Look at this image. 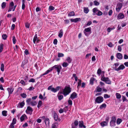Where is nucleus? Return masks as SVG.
Masks as SVG:
<instances>
[{"mask_svg": "<svg viewBox=\"0 0 128 128\" xmlns=\"http://www.w3.org/2000/svg\"><path fill=\"white\" fill-rule=\"evenodd\" d=\"M71 88L70 86H66L62 90V93L65 96L67 95L68 94L71 92Z\"/></svg>", "mask_w": 128, "mask_h": 128, "instance_id": "1", "label": "nucleus"}, {"mask_svg": "<svg viewBox=\"0 0 128 128\" xmlns=\"http://www.w3.org/2000/svg\"><path fill=\"white\" fill-rule=\"evenodd\" d=\"M102 73L103 75H102V77L101 78V80L102 81L105 82L106 83L108 84H111V82L108 78L107 77H105L104 76V72L102 71Z\"/></svg>", "mask_w": 128, "mask_h": 128, "instance_id": "2", "label": "nucleus"}, {"mask_svg": "<svg viewBox=\"0 0 128 128\" xmlns=\"http://www.w3.org/2000/svg\"><path fill=\"white\" fill-rule=\"evenodd\" d=\"M84 35L87 36H88L92 33V28L90 27L84 29L83 31Z\"/></svg>", "mask_w": 128, "mask_h": 128, "instance_id": "3", "label": "nucleus"}, {"mask_svg": "<svg viewBox=\"0 0 128 128\" xmlns=\"http://www.w3.org/2000/svg\"><path fill=\"white\" fill-rule=\"evenodd\" d=\"M52 68H53V70L54 69H55L56 70L57 72L58 75H59L60 74L62 69L61 66L58 65H55L52 67Z\"/></svg>", "mask_w": 128, "mask_h": 128, "instance_id": "4", "label": "nucleus"}, {"mask_svg": "<svg viewBox=\"0 0 128 128\" xmlns=\"http://www.w3.org/2000/svg\"><path fill=\"white\" fill-rule=\"evenodd\" d=\"M116 118L113 116L112 117V120L110 122V125L111 127H114L116 126Z\"/></svg>", "mask_w": 128, "mask_h": 128, "instance_id": "5", "label": "nucleus"}, {"mask_svg": "<svg viewBox=\"0 0 128 128\" xmlns=\"http://www.w3.org/2000/svg\"><path fill=\"white\" fill-rule=\"evenodd\" d=\"M104 98L101 96H100L97 97L95 100V102L98 104H100L103 102Z\"/></svg>", "mask_w": 128, "mask_h": 128, "instance_id": "6", "label": "nucleus"}, {"mask_svg": "<svg viewBox=\"0 0 128 128\" xmlns=\"http://www.w3.org/2000/svg\"><path fill=\"white\" fill-rule=\"evenodd\" d=\"M14 4L13 2H12L10 3L9 9L8 10V12H10L12 10L13 11L14 10L15 7H14Z\"/></svg>", "mask_w": 128, "mask_h": 128, "instance_id": "7", "label": "nucleus"}, {"mask_svg": "<svg viewBox=\"0 0 128 128\" xmlns=\"http://www.w3.org/2000/svg\"><path fill=\"white\" fill-rule=\"evenodd\" d=\"M33 110V109L31 107L28 106L27 107V109L26 110V112L27 114L31 115L32 114V112Z\"/></svg>", "mask_w": 128, "mask_h": 128, "instance_id": "8", "label": "nucleus"}, {"mask_svg": "<svg viewBox=\"0 0 128 128\" xmlns=\"http://www.w3.org/2000/svg\"><path fill=\"white\" fill-rule=\"evenodd\" d=\"M122 6V4L120 2H119L117 4L116 10V11L119 12L121 9Z\"/></svg>", "mask_w": 128, "mask_h": 128, "instance_id": "9", "label": "nucleus"}, {"mask_svg": "<svg viewBox=\"0 0 128 128\" xmlns=\"http://www.w3.org/2000/svg\"><path fill=\"white\" fill-rule=\"evenodd\" d=\"M125 68V67L124 65L123 64H121L118 68H115V70L118 71L120 70H123Z\"/></svg>", "mask_w": 128, "mask_h": 128, "instance_id": "10", "label": "nucleus"}, {"mask_svg": "<svg viewBox=\"0 0 128 128\" xmlns=\"http://www.w3.org/2000/svg\"><path fill=\"white\" fill-rule=\"evenodd\" d=\"M78 122L77 120H75L72 124V128H77L78 124Z\"/></svg>", "mask_w": 128, "mask_h": 128, "instance_id": "11", "label": "nucleus"}, {"mask_svg": "<svg viewBox=\"0 0 128 128\" xmlns=\"http://www.w3.org/2000/svg\"><path fill=\"white\" fill-rule=\"evenodd\" d=\"M70 20L72 22H78L80 21L81 19L80 18H76L74 19H71Z\"/></svg>", "mask_w": 128, "mask_h": 128, "instance_id": "12", "label": "nucleus"}, {"mask_svg": "<svg viewBox=\"0 0 128 128\" xmlns=\"http://www.w3.org/2000/svg\"><path fill=\"white\" fill-rule=\"evenodd\" d=\"M27 119V117L26 115L25 114H24L22 115L20 118V122H22L24 120H26Z\"/></svg>", "mask_w": 128, "mask_h": 128, "instance_id": "13", "label": "nucleus"}, {"mask_svg": "<svg viewBox=\"0 0 128 128\" xmlns=\"http://www.w3.org/2000/svg\"><path fill=\"white\" fill-rule=\"evenodd\" d=\"M124 17V15L122 13H120L118 16V19H122Z\"/></svg>", "mask_w": 128, "mask_h": 128, "instance_id": "14", "label": "nucleus"}, {"mask_svg": "<svg viewBox=\"0 0 128 128\" xmlns=\"http://www.w3.org/2000/svg\"><path fill=\"white\" fill-rule=\"evenodd\" d=\"M60 88V87L59 86H58L56 88H52L51 91L54 92H56L57 91H58L59 90Z\"/></svg>", "mask_w": 128, "mask_h": 128, "instance_id": "15", "label": "nucleus"}, {"mask_svg": "<svg viewBox=\"0 0 128 128\" xmlns=\"http://www.w3.org/2000/svg\"><path fill=\"white\" fill-rule=\"evenodd\" d=\"M44 122L46 126H49V125L50 123V120L49 119L47 118H46L44 120Z\"/></svg>", "mask_w": 128, "mask_h": 128, "instance_id": "16", "label": "nucleus"}, {"mask_svg": "<svg viewBox=\"0 0 128 128\" xmlns=\"http://www.w3.org/2000/svg\"><path fill=\"white\" fill-rule=\"evenodd\" d=\"M95 81L96 82L97 80L94 78L93 77L91 78L90 80V84L92 85L93 84L94 82Z\"/></svg>", "mask_w": 128, "mask_h": 128, "instance_id": "17", "label": "nucleus"}, {"mask_svg": "<svg viewBox=\"0 0 128 128\" xmlns=\"http://www.w3.org/2000/svg\"><path fill=\"white\" fill-rule=\"evenodd\" d=\"M62 93L61 92H59L57 95V96L58 97V99L60 100L63 98V96L62 95L60 94Z\"/></svg>", "mask_w": 128, "mask_h": 128, "instance_id": "18", "label": "nucleus"}, {"mask_svg": "<svg viewBox=\"0 0 128 128\" xmlns=\"http://www.w3.org/2000/svg\"><path fill=\"white\" fill-rule=\"evenodd\" d=\"M52 70L53 68H52V67L50 68L48 70H46L44 73L42 74V75H44L48 74Z\"/></svg>", "mask_w": 128, "mask_h": 128, "instance_id": "19", "label": "nucleus"}, {"mask_svg": "<svg viewBox=\"0 0 128 128\" xmlns=\"http://www.w3.org/2000/svg\"><path fill=\"white\" fill-rule=\"evenodd\" d=\"M108 124V122H106L105 121H103L100 123L101 126L103 127L107 126Z\"/></svg>", "mask_w": 128, "mask_h": 128, "instance_id": "20", "label": "nucleus"}, {"mask_svg": "<svg viewBox=\"0 0 128 128\" xmlns=\"http://www.w3.org/2000/svg\"><path fill=\"white\" fill-rule=\"evenodd\" d=\"M77 95L76 94L75 92H73L71 95L70 98L73 100L76 98Z\"/></svg>", "mask_w": 128, "mask_h": 128, "instance_id": "21", "label": "nucleus"}, {"mask_svg": "<svg viewBox=\"0 0 128 128\" xmlns=\"http://www.w3.org/2000/svg\"><path fill=\"white\" fill-rule=\"evenodd\" d=\"M33 42L35 44L36 41V42H38V39L37 38V34H36L33 38Z\"/></svg>", "mask_w": 128, "mask_h": 128, "instance_id": "22", "label": "nucleus"}, {"mask_svg": "<svg viewBox=\"0 0 128 128\" xmlns=\"http://www.w3.org/2000/svg\"><path fill=\"white\" fill-rule=\"evenodd\" d=\"M79 127L80 128H82V127H83L84 128H86V126L84 125L82 121L79 122Z\"/></svg>", "mask_w": 128, "mask_h": 128, "instance_id": "23", "label": "nucleus"}, {"mask_svg": "<svg viewBox=\"0 0 128 128\" xmlns=\"http://www.w3.org/2000/svg\"><path fill=\"white\" fill-rule=\"evenodd\" d=\"M7 90L8 91L9 96L10 94H12L14 91V89L12 88H7Z\"/></svg>", "mask_w": 128, "mask_h": 128, "instance_id": "24", "label": "nucleus"}, {"mask_svg": "<svg viewBox=\"0 0 128 128\" xmlns=\"http://www.w3.org/2000/svg\"><path fill=\"white\" fill-rule=\"evenodd\" d=\"M63 31L62 29H61L59 32L58 34V36L60 38H62L63 35Z\"/></svg>", "mask_w": 128, "mask_h": 128, "instance_id": "25", "label": "nucleus"}, {"mask_svg": "<svg viewBox=\"0 0 128 128\" xmlns=\"http://www.w3.org/2000/svg\"><path fill=\"white\" fill-rule=\"evenodd\" d=\"M116 57L118 58L119 59H121L122 58V54L119 53L117 54Z\"/></svg>", "mask_w": 128, "mask_h": 128, "instance_id": "26", "label": "nucleus"}, {"mask_svg": "<svg viewBox=\"0 0 128 128\" xmlns=\"http://www.w3.org/2000/svg\"><path fill=\"white\" fill-rule=\"evenodd\" d=\"M106 104H105L104 103L100 106V108L101 109H105L106 108Z\"/></svg>", "mask_w": 128, "mask_h": 128, "instance_id": "27", "label": "nucleus"}, {"mask_svg": "<svg viewBox=\"0 0 128 128\" xmlns=\"http://www.w3.org/2000/svg\"><path fill=\"white\" fill-rule=\"evenodd\" d=\"M58 126V123L57 122H55L52 124V128H57Z\"/></svg>", "mask_w": 128, "mask_h": 128, "instance_id": "28", "label": "nucleus"}, {"mask_svg": "<svg viewBox=\"0 0 128 128\" xmlns=\"http://www.w3.org/2000/svg\"><path fill=\"white\" fill-rule=\"evenodd\" d=\"M30 103L31 105L32 106H34L36 105L37 104V103L36 101L34 100H32L31 101Z\"/></svg>", "mask_w": 128, "mask_h": 128, "instance_id": "29", "label": "nucleus"}, {"mask_svg": "<svg viewBox=\"0 0 128 128\" xmlns=\"http://www.w3.org/2000/svg\"><path fill=\"white\" fill-rule=\"evenodd\" d=\"M75 16V13L73 11L70 12L68 14V16L70 17L71 16Z\"/></svg>", "mask_w": 128, "mask_h": 128, "instance_id": "30", "label": "nucleus"}, {"mask_svg": "<svg viewBox=\"0 0 128 128\" xmlns=\"http://www.w3.org/2000/svg\"><path fill=\"white\" fill-rule=\"evenodd\" d=\"M89 10L88 7H84V12L86 14L88 13L89 12Z\"/></svg>", "mask_w": 128, "mask_h": 128, "instance_id": "31", "label": "nucleus"}, {"mask_svg": "<svg viewBox=\"0 0 128 128\" xmlns=\"http://www.w3.org/2000/svg\"><path fill=\"white\" fill-rule=\"evenodd\" d=\"M42 101L40 100H39L37 105V107L38 108H39L42 106Z\"/></svg>", "mask_w": 128, "mask_h": 128, "instance_id": "32", "label": "nucleus"}, {"mask_svg": "<svg viewBox=\"0 0 128 128\" xmlns=\"http://www.w3.org/2000/svg\"><path fill=\"white\" fill-rule=\"evenodd\" d=\"M66 60L69 64L72 61V60L71 58L69 57H67L66 59Z\"/></svg>", "mask_w": 128, "mask_h": 128, "instance_id": "33", "label": "nucleus"}, {"mask_svg": "<svg viewBox=\"0 0 128 128\" xmlns=\"http://www.w3.org/2000/svg\"><path fill=\"white\" fill-rule=\"evenodd\" d=\"M54 119L56 121H58V116L56 113L54 114Z\"/></svg>", "mask_w": 128, "mask_h": 128, "instance_id": "34", "label": "nucleus"}, {"mask_svg": "<svg viewBox=\"0 0 128 128\" xmlns=\"http://www.w3.org/2000/svg\"><path fill=\"white\" fill-rule=\"evenodd\" d=\"M78 85L77 86V88L78 89L80 87L81 84V82H82V81L80 79H78Z\"/></svg>", "mask_w": 128, "mask_h": 128, "instance_id": "35", "label": "nucleus"}, {"mask_svg": "<svg viewBox=\"0 0 128 128\" xmlns=\"http://www.w3.org/2000/svg\"><path fill=\"white\" fill-rule=\"evenodd\" d=\"M114 27V26L112 28H110V27H108L107 29V31L110 32L111 30H112L115 29Z\"/></svg>", "mask_w": 128, "mask_h": 128, "instance_id": "36", "label": "nucleus"}, {"mask_svg": "<svg viewBox=\"0 0 128 128\" xmlns=\"http://www.w3.org/2000/svg\"><path fill=\"white\" fill-rule=\"evenodd\" d=\"M39 98L40 99L44 100L46 99V97H43V96L42 94H40L39 96Z\"/></svg>", "mask_w": 128, "mask_h": 128, "instance_id": "37", "label": "nucleus"}, {"mask_svg": "<svg viewBox=\"0 0 128 128\" xmlns=\"http://www.w3.org/2000/svg\"><path fill=\"white\" fill-rule=\"evenodd\" d=\"M116 98L118 99H120L121 98V95L119 93H116Z\"/></svg>", "mask_w": 128, "mask_h": 128, "instance_id": "38", "label": "nucleus"}, {"mask_svg": "<svg viewBox=\"0 0 128 128\" xmlns=\"http://www.w3.org/2000/svg\"><path fill=\"white\" fill-rule=\"evenodd\" d=\"M122 122V120L121 119L118 118L116 120V124H119Z\"/></svg>", "mask_w": 128, "mask_h": 128, "instance_id": "39", "label": "nucleus"}, {"mask_svg": "<svg viewBox=\"0 0 128 128\" xmlns=\"http://www.w3.org/2000/svg\"><path fill=\"white\" fill-rule=\"evenodd\" d=\"M102 72L101 70L99 68L97 71V74L98 75V76H100V75L101 73L102 74V75H103V74L102 73Z\"/></svg>", "mask_w": 128, "mask_h": 128, "instance_id": "40", "label": "nucleus"}, {"mask_svg": "<svg viewBox=\"0 0 128 128\" xmlns=\"http://www.w3.org/2000/svg\"><path fill=\"white\" fill-rule=\"evenodd\" d=\"M7 111L6 110H4L2 112V115L4 116H7Z\"/></svg>", "mask_w": 128, "mask_h": 128, "instance_id": "41", "label": "nucleus"}, {"mask_svg": "<svg viewBox=\"0 0 128 128\" xmlns=\"http://www.w3.org/2000/svg\"><path fill=\"white\" fill-rule=\"evenodd\" d=\"M96 14L98 16H100L102 14V13L99 10L96 13Z\"/></svg>", "mask_w": 128, "mask_h": 128, "instance_id": "42", "label": "nucleus"}, {"mask_svg": "<svg viewBox=\"0 0 128 128\" xmlns=\"http://www.w3.org/2000/svg\"><path fill=\"white\" fill-rule=\"evenodd\" d=\"M24 102H22L19 104V105H20L21 108H22L24 105Z\"/></svg>", "mask_w": 128, "mask_h": 128, "instance_id": "43", "label": "nucleus"}, {"mask_svg": "<svg viewBox=\"0 0 128 128\" xmlns=\"http://www.w3.org/2000/svg\"><path fill=\"white\" fill-rule=\"evenodd\" d=\"M97 92H100L102 90V88H100L99 86H98L96 88Z\"/></svg>", "mask_w": 128, "mask_h": 128, "instance_id": "44", "label": "nucleus"}, {"mask_svg": "<svg viewBox=\"0 0 128 128\" xmlns=\"http://www.w3.org/2000/svg\"><path fill=\"white\" fill-rule=\"evenodd\" d=\"M1 6L2 9H4L6 6V3L4 2H3L1 4Z\"/></svg>", "mask_w": 128, "mask_h": 128, "instance_id": "45", "label": "nucleus"}, {"mask_svg": "<svg viewBox=\"0 0 128 128\" xmlns=\"http://www.w3.org/2000/svg\"><path fill=\"white\" fill-rule=\"evenodd\" d=\"M20 95L22 97L24 98H26L27 96L24 93L21 94Z\"/></svg>", "mask_w": 128, "mask_h": 128, "instance_id": "46", "label": "nucleus"}, {"mask_svg": "<svg viewBox=\"0 0 128 128\" xmlns=\"http://www.w3.org/2000/svg\"><path fill=\"white\" fill-rule=\"evenodd\" d=\"M12 41L14 44H15L16 42V40L14 36H13Z\"/></svg>", "mask_w": 128, "mask_h": 128, "instance_id": "47", "label": "nucleus"}, {"mask_svg": "<svg viewBox=\"0 0 128 128\" xmlns=\"http://www.w3.org/2000/svg\"><path fill=\"white\" fill-rule=\"evenodd\" d=\"M68 65V64L66 62H64L62 64V66L64 67H66Z\"/></svg>", "mask_w": 128, "mask_h": 128, "instance_id": "48", "label": "nucleus"}, {"mask_svg": "<svg viewBox=\"0 0 128 128\" xmlns=\"http://www.w3.org/2000/svg\"><path fill=\"white\" fill-rule=\"evenodd\" d=\"M94 5L97 6L98 5L100 4V3L97 2L96 0H95L93 2Z\"/></svg>", "mask_w": 128, "mask_h": 128, "instance_id": "49", "label": "nucleus"}, {"mask_svg": "<svg viewBox=\"0 0 128 128\" xmlns=\"http://www.w3.org/2000/svg\"><path fill=\"white\" fill-rule=\"evenodd\" d=\"M4 64H2L1 66L0 70L2 72H3L4 70Z\"/></svg>", "mask_w": 128, "mask_h": 128, "instance_id": "50", "label": "nucleus"}, {"mask_svg": "<svg viewBox=\"0 0 128 128\" xmlns=\"http://www.w3.org/2000/svg\"><path fill=\"white\" fill-rule=\"evenodd\" d=\"M64 56V54L62 53H58V57L59 58L63 57Z\"/></svg>", "mask_w": 128, "mask_h": 128, "instance_id": "51", "label": "nucleus"}, {"mask_svg": "<svg viewBox=\"0 0 128 128\" xmlns=\"http://www.w3.org/2000/svg\"><path fill=\"white\" fill-rule=\"evenodd\" d=\"M16 120L15 118H14L12 120V122L11 123V124L14 125L16 124Z\"/></svg>", "mask_w": 128, "mask_h": 128, "instance_id": "52", "label": "nucleus"}, {"mask_svg": "<svg viewBox=\"0 0 128 128\" xmlns=\"http://www.w3.org/2000/svg\"><path fill=\"white\" fill-rule=\"evenodd\" d=\"M99 10H98L97 8H94L93 10V12L94 13H96Z\"/></svg>", "mask_w": 128, "mask_h": 128, "instance_id": "53", "label": "nucleus"}, {"mask_svg": "<svg viewBox=\"0 0 128 128\" xmlns=\"http://www.w3.org/2000/svg\"><path fill=\"white\" fill-rule=\"evenodd\" d=\"M3 46L4 45L2 44H0V52H1L2 51Z\"/></svg>", "mask_w": 128, "mask_h": 128, "instance_id": "54", "label": "nucleus"}, {"mask_svg": "<svg viewBox=\"0 0 128 128\" xmlns=\"http://www.w3.org/2000/svg\"><path fill=\"white\" fill-rule=\"evenodd\" d=\"M54 8L52 6H50L49 8V10L50 11L53 10L54 9Z\"/></svg>", "mask_w": 128, "mask_h": 128, "instance_id": "55", "label": "nucleus"}, {"mask_svg": "<svg viewBox=\"0 0 128 128\" xmlns=\"http://www.w3.org/2000/svg\"><path fill=\"white\" fill-rule=\"evenodd\" d=\"M20 83L22 84L24 86L26 85L25 82L23 80H21L20 81Z\"/></svg>", "mask_w": 128, "mask_h": 128, "instance_id": "56", "label": "nucleus"}, {"mask_svg": "<svg viewBox=\"0 0 128 128\" xmlns=\"http://www.w3.org/2000/svg\"><path fill=\"white\" fill-rule=\"evenodd\" d=\"M122 98L123 102H124L125 101H126L127 102L128 101V100L126 99V97L124 96H122Z\"/></svg>", "mask_w": 128, "mask_h": 128, "instance_id": "57", "label": "nucleus"}, {"mask_svg": "<svg viewBox=\"0 0 128 128\" xmlns=\"http://www.w3.org/2000/svg\"><path fill=\"white\" fill-rule=\"evenodd\" d=\"M2 38L3 39L5 40L7 38V36L6 34H4L2 36Z\"/></svg>", "mask_w": 128, "mask_h": 128, "instance_id": "58", "label": "nucleus"}, {"mask_svg": "<svg viewBox=\"0 0 128 128\" xmlns=\"http://www.w3.org/2000/svg\"><path fill=\"white\" fill-rule=\"evenodd\" d=\"M35 82V80L34 78H32L30 79L29 80V82Z\"/></svg>", "mask_w": 128, "mask_h": 128, "instance_id": "59", "label": "nucleus"}, {"mask_svg": "<svg viewBox=\"0 0 128 128\" xmlns=\"http://www.w3.org/2000/svg\"><path fill=\"white\" fill-rule=\"evenodd\" d=\"M58 42V41L56 39H54L53 41V43L55 45H56Z\"/></svg>", "mask_w": 128, "mask_h": 128, "instance_id": "60", "label": "nucleus"}, {"mask_svg": "<svg viewBox=\"0 0 128 128\" xmlns=\"http://www.w3.org/2000/svg\"><path fill=\"white\" fill-rule=\"evenodd\" d=\"M15 27V25L14 24H13L11 26V30H14V29Z\"/></svg>", "mask_w": 128, "mask_h": 128, "instance_id": "61", "label": "nucleus"}, {"mask_svg": "<svg viewBox=\"0 0 128 128\" xmlns=\"http://www.w3.org/2000/svg\"><path fill=\"white\" fill-rule=\"evenodd\" d=\"M25 26L26 28H29L30 26V24L28 23L25 24Z\"/></svg>", "mask_w": 128, "mask_h": 128, "instance_id": "62", "label": "nucleus"}, {"mask_svg": "<svg viewBox=\"0 0 128 128\" xmlns=\"http://www.w3.org/2000/svg\"><path fill=\"white\" fill-rule=\"evenodd\" d=\"M110 96L107 94H104V97L105 98H110Z\"/></svg>", "mask_w": 128, "mask_h": 128, "instance_id": "63", "label": "nucleus"}, {"mask_svg": "<svg viewBox=\"0 0 128 128\" xmlns=\"http://www.w3.org/2000/svg\"><path fill=\"white\" fill-rule=\"evenodd\" d=\"M31 98H27L26 100V102L28 104H29V103L31 102Z\"/></svg>", "mask_w": 128, "mask_h": 128, "instance_id": "64", "label": "nucleus"}]
</instances>
